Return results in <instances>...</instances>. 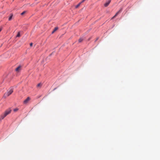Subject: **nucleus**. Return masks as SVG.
Listing matches in <instances>:
<instances>
[{
  "instance_id": "f8f14e48",
  "label": "nucleus",
  "mask_w": 160,
  "mask_h": 160,
  "mask_svg": "<svg viewBox=\"0 0 160 160\" xmlns=\"http://www.w3.org/2000/svg\"><path fill=\"white\" fill-rule=\"evenodd\" d=\"M20 36V32H18L17 35L16 36V37H19Z\"/></svg>"
},
{
  "instance_id": "2eb2a0df",
  "label": "nucleus",
  "mask_w": 160,
  "mask_h": 160,
  "mask_svg": "<svg viewBox=\"0 0 160 160\" xmlns=\"http://www.w3.org/2000/svg\"><path fill=\"white\" fill-rule=\"evenodd\" d=\"M33 43H30V46H32V45Z\"/></svg>"
},
{
  "instance_id": "dca6fc26",
  "label": "nucleus",
  "mask_w": 160,
  "mask_h": 160,
  "mask_svg": "<svg viewBox=\"0 0 160 160\" xmlns=\"http://www.w3.org/2000/svg\"><path fill=\"white\" fill-rule=\"evenodd\" d=\"M85 0H82L80 2H81V3L83 2Z\"/></svg>"
},
{
  "instance_id": "39448f33",
  "label": "nucleus",
  "mask_w": 160,
  "mask_h": 160,
  "mask_svg": "<svg viewBox=\"0 0 160 160\" xmlns=\"http://www.w3.org/2000/svg\"><path fill=\"white\" fill-rule=\"evenodd\" d=\"M111 1V0H108L107 2H106L104 4V6L105 7H107V6H108L109 4L110 3V2Z\"/></svg>"
},
{
  "instance_id": "f3484780",
  "label": "nucleus",
  "mask_w": 160,
  "mask_h": 160,
  "mask_svg": "<svg viewBox=\"0 0 160 160\" xmlns=\"http://www.w3.org/2000/svg\"><path fill=\"white\" fill-rule=\"evenodd\" d=\"M2 29V27H0V32L1 31Z\"/></svg>"
},
{
  "instance_id": "423d86ee",
  "label": "nucleus",
  "mask_w": 160,
  "mask_h": 160,
  "mask_svg": "<svg viewBox=\"0 0 160 160\" xmlns=\"http://www.w3.org/2000/svg\"><path fill=\"white\" fill-rule=\"evenodd\" d=\"M21 66H19L15 69V71L18 72H19L21 70Z\"/></svg>"
},
{
  "instance_id": "f03ea898",
  "label": "nucleus",
  "mask_w": 160,
  "mask_h": 160,
  "mask_svg": "<svg viewBox=\"0 0 160 160\" xmlns=\"http://www.w3.org/2000/svg\"><path fill=\"white\" fill-rule=\"evenodd\" d=\"M13 92V89H10L7 92L4 93L3 97L5 98H6L7 97H8L11 95Z\"/></svg>"
},
{
  "instance_id": "4468645a",
  "label": "nucleus",
  "mask_w": 160,
  "mask_h": 160,
  "mask_svg": "<svg viewBox=\"0 0 160 160\" xmlns=\"http://www.w3.org/2000/svg\"><path fill=\"white\" fill-rule=\"evenodd\" d=\"M26 13V11H23V12H22L21 14V15H24L25 13Z\"/></svg>"
},
{
  "instance_id": "7ed1b4c3",
  "label": "nucleus",
  "mask_w": 160,
  "mask_h": 160,
  "mask_svg": "<svg viewBox=\"0 0 160 160\" xmlns=\"http://www.w3.org/2000/svg\"><path fill=\"white\" fill-rule=\"evenodd\" d=\"M30 98L29 97H28L23 102L24 104H27L30 100Z\"/></svg>"
},
{
  "instance_id": "f257e3e1",
  "label": "nucleus",
  "mask_w": 160,
  "mask_h": 160,
  "mask_svg": "<svg viewBox=\"0 0 160 160\" xmlns=\"http://www.w3.org/2000/svg\"><path fill=\"white\" fill-rule=\"evenodd\" d=\"M12 111V110L11 108H9L8 109L6 110L2 114L0 117V121L2 120L5 117H6L7 115L10 114Z\"/></svg>"
},
{
  "instance_id": "6e6552de",
  "label": "nucleus",
  "mask_w": 160,
  "mask_h": 160,
  "mask_svg": "<svg viewBox=\"0 0 160 160\" xmlns=\"http://www.w3.org/2000/svg\"><path fill=\"white\" fill-rule=\"evenodd\" d=\"M42 86V84L41 83H39L37 85V87L40 88Z\"/></svg>"
},
{
  "instance_id": "9b49d317",
  "label": "nucleus",
  "mask_w": 160,
  "mask_h": 160,
  "mask_svg": "<svg viewBox=\"0 0 160 160\" xmlns=\"http://www.w3.org/2000/svg\"><path fill=\"white\" fill-rule=\"evenodd\" d=\"M83 40V39L82 38H81L79 39L78 42H81Z\"/></svg>"
},
{
  "instance_id": "9d476101",
  "label": "nucleus",
  "mask_w": 160,
  "mask_h": 160,
  "mask_svg": "<svg viewBox=\"0 0 160 160\" xmlns=\"http://www.w3.org/2000/svg\"><path fill=\"white\" fill-rule=\"evenodd\" d=\"M81 4V2H80L76 6H75V8H78L80 5V4Z\"/></svg>"
},
{
  "instance_id": "0eeeda50",
  "label": "nucleus",
  "mask_w": 160,
  "mask_h": 160,
  "mask_svg": "<svg viewBox=\"0 0 160 160\" xmlns=\"http://www.w3.org/2000/svg\"><path fill=\"white\" fill-rule=\"evenodd\" d=\"M58 29V27H55L54 28L53 31L52 32V33H54V32H55L56 30H57Z\"/></svg>"
},
{
  "instance_id": "20e7f679",
  "label": "nucleus",
  "mask_w": 160,
  "mask_h": 160,
  "mask_svg": "<svg viewBox=\"0 0 160 160\" xmlns=\"http://www.w3.org/2000/svg\"><path fill=\"white\" fill-rule=\"evenodd\" d=\"M122 11V9H121L120 10L118 11L116 13L115 15L112 18H114L116 16L118 15Z\"/></svg>"
},
{
  "instance_id": "1a4fd4ad",
  "label": "nucleus",
  "mask_w": 160,
  "mask_h": 160,
  "mask_svg": "<svg viewBox=\"0 0 160 160\" xmlns=\"http://www.w3.org/2000/svg\"><path fill=\"white\" fill-rule=\"evenodd\" d=\"M12 16H13V14H10V17H9V19H8V20L9 21H10L12 19Z\"/></svg>"
},
{
  "instance_id": "ddd939ff",
  "label": "nucleus",
  "mask_w": 160,
  "mask_h": 160,
  "mask_svg": "<svg viewBox=\"0 0 160 160\" xmlns=\"http://www.w3.org/2000/svg\"><path fill=\"white\" fill-rule=\"evenodd\" d=\"M18 110V109L17 108H16L13 110V111L15 112H17Z\"/></svg>"
}]
</instances>
